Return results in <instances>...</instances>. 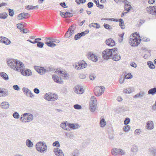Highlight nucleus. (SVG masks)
Here are the masks:
<instances>
[{
  "instance_id": "nucleus-62",
  "label": "nucleus",
  "mask_w": 156,
  "mask_h": 156,
  "mask_svg": "<svg viewBox=\"0 0 156 156\" xmlns=\"http://www.w3.org/2000/svg\"><path fill=\"white\" fill-rule=\"evenodd\" d=\"M34 92L36 94H38L40 93V90L37 88H35L34 89Z\"/></svg>"
},
{
  "instance_id": "nucleus-20",
  "label": "nucleus",
  "mask_w": 156,
  "mask_h": 156,
  "mask_svg": "<svg viewBox=\"0 0 156 156\" xmlns=\"http://www.w3.org/2000/svg\"><path fill=\"white\" fill-rule=\"evenodd\" d=\"M145 93L143 91H141L138 93L134 95L133 98H142L145 96Z\"/></svg>"
},
{
  "instance_id": "nucleus-44",
  "label": "nucleus",
  "mask_w": 156,
  "mask_h": 156,
  "mask_svg": "<svg viewBox=\"0 0 156 156\" xmlns=\"http://www.w3.org/2000/svg\"><path fill=\"white\" fill-rule=\"evenodd\" d=\"M81 36L80 35V33H78L77 34H76L74 36V39L76 41L80 38L81 37Z\"/></svg>"
},
{
  "instance_id": "nucleus-4",
  "label": "nucleus",
  "mask_w": 156,
  "mask_h": 156,
  "mask_svg": "<svg viewBox=\"0 0 156 156\" xmlns=\"http://www.w3.org/2000/svg\"><path fill=\"white\" fill-rule=\"evenodd\" d=\"M37 150L41 152H44L47 149V146L45 143L39 142L36 144Z\"/></svg>"
},
{
  "instance_id": "nucleus-18",
  "label": "nucleus",
  "mask_w": 156,
  "mask_h": 156,
  "mask_svg": "<svg viewBox=\"0 0 156 156\" xmlns=\"http://www.w3.org/2000/svg\"><path fill=\"white\" fill-rule=\"evenodd\" d=\"M68 127L75 129H77L79 127V125L77 124L70 123H67Z\"/></svg>"
},
{
  "instance_id": "nucleus-46",
  "label": "nucleus",
  "mask_w": 156,
  "mask_h": 156,
  "mask_svg": "<svg viewBox=\"0 0 156 156\" xmlns=\"http://www.w3.org/2000/svg\"><path fill=\"white\" fill-rule=\"evenodd\" d=\"M124 78L126 79H129L132 78V76L131 73H128L124 76Z\"/></svg>"
},
{
  "instance_id": "nucleus-32",
  "label": "nucleus",
  "mask_w": 156,
  "mask_h": 156,
  "mask_svg": "<svg viewBox=\"0 0 156 156\" xmlns=\"http://www.w3.org/2000/svg\"><path fill=\"white\" fill-rule=\"evenodd\" d=\"M22 14V17L20 19H24L28 18L29 16H30V14L29 13L23 12L20 13Z\"/></svg>"
},
{
  "instance_id": "nucleus-34",
  "label": "nucleus",
  "mask_w": 156,
  "mask_h": 156,
  "mask_svg": "<svg viewBox=\"0 0 156 156\" xmlns=\"http://www.w3.org/2000/svg\"><path fill=\"white\" fill-rule=\"evenodd\" d=\"M138 150V148L137 146L135 145H133L131 149V151L134 152H137Z\"/></svg>"
},
{
  "instance_id": "nucleus-16",
  "label": "nucleus",
  "mask_w": 156,
  "mask_h": 156,
  "mask_svg": "<svg viewBox=\"0 0 156 156\" xmlns=\"http://www.w3.org/2000/svg\"><path fill=\"white\" fill-rule=\"evenodd\" d=\"M54 151L56 155L58 156H64L62 151L58 148L54 149Z\"/></svg>"
},
{
  "instance_id": "nucleus-33",
  "label": "nucleus",
  "mask_w": 156,
  "mask_h": 156,
  "mask_svg": "<svg viewBox=\"0 0 156 156\" xmlns=\"http://www.w3.org/2000/svg\"><path fill=\"white\" fill-rule=\"evenodd\" d=\"M147 64L149 67L152 69H154L155 68V66L154 65L153 63L151 61L147 62Z\"/></svg>"
},
{
  "instance_id": "nucleus-24",
  "label": "nucleus",
  "mask_w": 156,
  "mask_h": 156,
  "mask_svg": "<svg viewBox=\"0 0 156 156\" xmlns=\"http://www.w3.org/2000/svg\"><path fill=\"white\" fill-rule=\"evenodd\" d=\"M79 66L80 67V69H83L85 68L87 66V64L84 61L82 62L78 63Z\"/></svg>"
},
{
  "instance_id": "nucleus-17",
  "label": "nucleus",
  "mask_w": 156,
  "mask_h": 156,
  "mask_svg": "<svg viewBox=\"0 0 156 156\" xmlns=\"http://www.w3.org/2000/svg\"><path fill=\"white\" fill-rule=\"evenodd\" d=\"M106 43L107 45L110 46H113L115 45V41L111 38L106 40Z\"/></svg>"
},
{
  "instance_id": "nucleus-52",
  "label": "nucleus",
  "mask_w": 156,
  "mask_h": 156,
  "mask_svg": "<svg viewBox=\"0 0 156 156\" xmlns=\"http://www.w3.org/2000/svg\"><path fill=\"white\" fill-rule=\"evenodd\" d=\"M141 133V131L140 129H137L135 130L134 133L136 134L139 135Z\"/></svg>"
},
{
  "instance_id": "nucleus-64",
  "label": "nucleus",
  "mask_w": 156,
  "mask_h": 156,
  "mask_svg": "<svg viewBox=\"0 0 156 156\" xmlns=\"http://www.w3.org/2000/svg\"><path fill=\"white\" fill-rule=\"evenodd\" d=\"M124 76L122 77H121L119 80L120 83L121 84L123 83L124 82Z\"/></svg>"
},
{
  "instance_id": "nucleus-49",
  "label": "nucleus",
  "mask_w": 156,
  "mask_h": 156,
  "mask_svg": "<svg viewBox=\"0 0 156 156\" xmlns=\"http://www.w3.org/2000/svg\"><path fill=\"white\" fill-rule=\"evenodd\" d=\"M130 121V119L129 118H126L124 121V124L125 125H127L128 124Z\"/></svg>"
},
{
  "instance_id": "nucleus-48",
  "label": "nucleus",
  "mask_w": 156,
  "mask_h": 156,
  "mask_svg": "<svg viewBox=\"0 0 156 156\" xmlns=\"http://www.w3.org/2000/svg\"><path fill=\"white\" fill-rule=\"evenodd\" d=\"M90 79L91 80H94L96 77V76L95 74L94 73L91 74L90 75Z\"/></svg>"
},
{
  "instance_id": "nucleus-23",
  "label": "nucleus",
  "mask_w": 156,
  "mask_h": 156,
  "mask_svg": "<svg viewBox=\"0 0 156 156\" xmlns=\"http://www.w3.org/2000/svg\"><path fill=\"white\" fill-rule=\"evenodd\" d=\"M8 94L7 90L6 89L0 90V97H4Z\"/></svg>"
},
{
  "instance_id": "nucleus-42",
  "label": "nucleus",
  "mask_w": 156,
  "mask_h": 156,
  "mask_svg": "<svg viewBox=\"0 0 156 156\" xmlns=\"http://www.w3.org/2000/svg\"><path fill=\"white\" fill-rule=\"evenodd\" d=\"M3 43L6 44H10V40H9L6 38L4 37Z\"/></svg>"
},
{
  "instance_id": "nucleus-38",
  "label": "nucleus",
  "mask_w": 156,
  "mask_h": 156,
  "mask_svg": "<svg viewBox=\"0 0 156 156\" xmlns=\"http://www.w3.org/2000/svg\"><path fill=\"white\" fill-rule=\"evenodd\" d=\"M44 45V44L42 42L37 41V46L39 48H42Z\"/></svg>"
},
{
  "instance_id": "nucleus-60",
  "label": "nucleus",
  "mask_w": 156,
  "mask_h": 156,
  "mask_svg": "<svg viewBox=\"0 0 156 156\" xmlns=\"http://www.w3.org/2000/svg\"><path fill=\"white\" fill-rule=\"evenodd\" d=\"M13 88L16 90H20V88L19 86L17 85H14L13 87Z\"/></svg>"
},
{
  "instance_id": "nucleus-37",
  "label": "nucleus",
  "mask_w": 156,
  "mask_h": 156,
  "mask_svg": "<svg viewBox=\"0 0 156 156\" xmlns=\"http://www.w3.org/2000/svg\"><path fill=\"white\" fill-rule=\"evenodd\" d=\"M100 124L101 127H103L106 125V122L105 119H103L100 120Z\"/></svg>"
},
{
  "instance_id": "nucleus-7",
  "label": "nucleus",
  "mask_w": 156,
  "mask_h": 156,
  "mask_svg": "<svg viewBox=\"0 0 156 156\" xmlns=\"http://www.w3.org/2000/svg\"><path fill=\"white\" fill-rule=\"evenodd\" d=\"M112 154L115 156L125 154L126 152L121 149L113 148L111 151Z\"/></svg>"
},
{
  "instance_id": "nucleus-29",
  "label": "nucleus",
  "mask_w": 156,
  "mask_h": 156,
  "mask_svg": "<svg viewBox=\"0 0 156 156\" xmlns=\"http://www.w3.org/2000/svg\"><path fill=\"white\" fill-rule=\"evenodd\" d=\"M26 145L29 147H32L33 146V143L29 139H27L26 142Z\"/></svg>"
},
{
  "instance_id": "nucleus-1",
  "label": "nucleus",
  "mask_w": 156,
  "mask_h": 156,
  "mask_svg": "<svg viewBox=\"0 0 156 156\" xmlns=\"http://www.w3.org/2000/svg\"><path fill=\"white\" fill-rule=\"evenodd\" d=\"M24 67V65L22 62L14 59H10V68L15 70L19 71L21 67Z\"/></svg>"
},
{
  "instance_id": "nucleus-19",
  "label": "nucleus",
  "mask_w": 156,
  "mask_h": 156,
  "mask_svg": "<svg viewBox=\"0 0 156 156\" xmlns=\"http://www.w3.org/2000/svg\"><path fill=\"white\" fill-rule=\"evenodd\" d=\"M76 24H73L68 29L70 35L71 36L74 33V31L76 29Z\"/></svg>"
},
{
  "instance_id": "nucleus-63",
  "label": "nucleus",
  "mask_w": 156,
  "mask_h": 156,
  "mask_svg": "<svg viewBox=\"0 0 156 156\" xmlns=\"http://www.w3.org/2000/svg\"><path fill=\"white\" fill-rule=\"evenodd\" d=\"M70 36L71 35H70L69 30H68L65 35V37H66L69 38L70 37Z\"/></svg>"
},
{
  "instance_id": "nucleus-45",
  "label": "nucleus",
  "mask_w": 156,
  "mask_h": 156,
  "mask_svg": "<svg viewBox=\"0 0 156 156\" xmlns=\"http://www.w3.org/2000/svg\"><path fill=\"white\" fill-rule=\"evenodd\" d=\"M89 32V31L86 30L85 31L80 33L81 37L84 36L86 34H88Z\"/></svg>"
},
{
  "instance_id": "nucleus-50",
  "label": "nucleus",
  "mask_w": 156,
  "mask_h": 156,
  "mask_svg": "<svg viewBox=\"0 0 156 156\" xmlns=\"http://www.w3.org/2000/svg\"><path fill=\"white\" fill-rule=\"evenodd\" d=\"M121 2H124L125 4V7L126 8L128 7L129 5H128L129 2L126 0H121Z\"/></svg>"
},
{
  "instance_id": "nucleus-27",
  "label": "nucleus",
  "mask_w": 156,
  "mask_h": 156,
  "mask_svg": "<svg viewBox=\"0 0 156 156\" xmlns=\"http://www.w3.org/2000/svg\"><path fill=\"white\" fill-rule=\"evenodd\" d=\"M0 76L5 80H7L9 79L8 75L5 73L1 72L0 73Z\"/></svg>"
},
{
  "instance_id": "nucleus-11",
  "label": "nucleus",
  "mask_w": 156,
  "mask_h": 156,
  "mask_svg": "<svg viewBox=\"0 0 156 156\" xmlns=\"http://www.w3.org/2000/svg\"><path fill=\"white\" fill-rule=\"evenodd\" d=\"M75 92L78 94H82L84 92V89L79 85L76 86L74 88Z\"/></svg>"
},
{
  "instance_id": "nucleus-5",
  "label": "nucleus",
  "mask_w": 156,
  "mask_h": 156,
  "mask_svg": "<svg viewBox=\"0 0 156 156\" xmlns=\"http://www.w3.org/2000/svg\"><path fill=\"white\" fill-rule=\"evenodd\" d=\"M130 38L129 42L132 46H137L140 44V41H139L137 38L136 36H130Z\"/></svg>"
},
{
  "instance_id": "nucleus-14",
  "label": "nucleus",
  "mask_w": 156,
  "mask_h": 156,
  "mask_svg": "<svg viewBox=\"0 0 156 156\" xmlns=\"http://www.w3.org/2000/svg\"><path fill=\"white\" fill-rule=\"evenodd\" d=\"M117 50L116 52H114V54L112 55V58L113 60L115 61H119L121 58V56L119 53H117Z\"/></svg>"
},
{
  "instance_id": "nucleus-12",
  "label": "nucleus",
  "mask_w": 156,
  "mask_h": 156,
  "mask_svg": "<svg viewBox=\"0 0 156 156\" xmlns=\"http://www.w3.org/2000/svg\"><path fill=\"white\" fill-rule=\"evenodd\" d=\"M27 115V121H25V122H30L33 119V116L30 113H25L23 114V116L24 117H25Z\"/></svg>"
},
{
  "instance_id": "nucleus-10",
  "label": "nucleus",
  "mask_w": 156,
  "mask_h": 156,
  "mask_svg": "<svg viewBox=\"0 0 156 156\" xmlns=\"http://www.w3.org/2000/svg\"><path fill=\"white\" fill-rule=\"evenodd\" d=\"M24 66L23 67H21V68L20 69V72L21 74L23 76H30L32 75V72L30 70L27 69L25 70L24 69Z\"/></svg>"
},
{
  "instance_id": "nucleus-28",
  "label": "nucleus",
  "mask_w": 156,
  "mask_h": 156,
  "mask_svg": "<svg viewBox=\"0 0 156 156\" xmlns=\"http://www.w3.org/2000/svg\"><path fill=\"white\" fill-rule=\"evenodd\" d=\"M119 25L120 26L121 28L122 29H124L125 27L123 20L120 18L119 19Z\"/></svg>"
},
{
  "instance_id": "nucleus-39",
  "label": "nucleus",
  "mask_w": 156,
  "mask_h": 156,
  "mask_svg": "<svg viewBox=\"0 0 156 156\" xmlns=\"http://www.w3.org/2000/svg\"><path fill=\"white\" fill-rule=\"evenodd\" d=\"M103 26L104 27L107 29L111 30L112 29V27L108 24L104 23Z\"/></svg>"
},
{
  "instance_id": "nucleus-35",
  "label": "nucleus",
  "mask_w": 156,
  "mask_h": 156,
  "mask_svg": "<svg viewBox=\"0 0 156 156\" xmlns=\"http://www.w3.org/2000/svg\"><path fill=\"white\" fill-rule=\"evenodd\" d=\"M79 151L77 150H76L72 153L71 156H79Z\"/></svg>"
},
{
  "instance_id": "nucleus-15",
  "label": "nucleus",
  "mask_w": 156,
  "mask_h": 156,
  "mask_svg": "<svg viewBox=\"0 0 156 156\" xmlns=\"http://www.w3.org/2000/svg\"><path fill=\"white\" fill-rule=\"evenodd\" d=\"M52 78L54 81L57 83L62 84L63 83V81L60 78L59 80V78L56 75H53Z\"/></svg>"
},
{
  "instance_id": "nucleus-6",
  "label": "nucleus",
  "mask_w": 156,
  "mask_h": 156,
  "mask_svg": "<svg viewBox=\"0 0 156 156\" xmlns=\"http://www.w3.org/2000/svg\"><path fill=\"white\" fill-rule=\"evenodd\" d=\"M44 98L48 101H54L57 99L58 97L56 94H53L52 95L51 93H48L44 96Z\"/></svg>"
},
{
  "instance_id": "nucleus-21",
  "label": "nucleus",
  "mask_w": 156,
  "mask_h": 156,
  "mask_svg": "<svg viewBox=\"0 0 156 156\" xmlns=\"http://www.w3.org/2000/svg\"><path fill=\"white\" fill-rule=\"evenodd\" d=\"M147 129H152L154 128V123L153 121H148L147 123Z\"/></svg>"
},
{
  "instance_id": "nucleus-58",
  "label": "nucleus",
  "mask_w": 156,
  "mask_h": 156,
  "mask_svg": "<svg viewBox=\"0 0 156 156\" xmlns=\"http://www.w3.org/2000/svg\"><path fill=\"white\" fill-rule=\"evenodd\" d=\"M95 100L96 101V102H97V100H96V98H95V97H94V96H92L91 98L90 101V102H94V101Z\"/></svg>"
},
{
  "instance_id": "nucleus-31",
  "label": "nucleus",
  "mask_w": 156,
  "mask_h": 156,
  "mask_svg": "<svg viewBox=\"0 0 156 156\" xmlns=\"http://www.w3.org/2000/svg\"><path fill=\"white\" fill-rule=\"evenodd\" d=\"M149 152L150 154H152L154 156H156V149L150 148L149 150Z\"/></svg>"
},
{
  "instance_id": "nucleus-40",
  "label": "nucleus",
  "mask_w": 156,
  "mask_h": 156,
  "mask_svg": "<svg viewBox=\"0 0 156 156\" xmlns=\"http://www.w3.org/2000/svg\"><path fill=\"white\" fill-rule=\"evenodd\" d=\"M13 117L16 119H18L20 117V115L17 112H15L12 114Z\"/></svg>"
},
{
  "instance_id": "nucleus-3",
  "label": "nucleus",
  "mask_w": 156,
  "mask_h": 156,
  "mask_svg": "<svg viewBox=\"0 0 156 156\" xmlns=\"http://www.w3.org/2000/svg\"><path fill=\"white\" fill-rule=\"evenodd\" d=\"M46 39L47 40V41L48 40H50V41L48 42H46L45 44L48 46L52 48L55 47L56 45V44L54 43H58L60 42L59 40L53 39L52 37L46 38Z\"/></svg>"
},
{
  "instance_id": "nucleus-56",
  "label": "nucleus",
  "mask_w": 156,
  "mask_h": 156,
  "mask_svg": "<svg viewBox=\"0 0 156 156\" xmlns=\"http://www.w3.org/2000/svg\"><path fill=\"white\" fill-rule=\"evenodd\" d=\"M32 7H33L32 5H28L26 6L25 8L26 9L30 10L33 9Z\"/></svg>"
},
{
  "instance_id": "nucleus-13",
  "label": "nucleus",
  "mask_w": 156,
  "mask_h": 156,
  "mask_svg": "<svg viewBox=\"0 0 156 156\" xmlns=\"http://www.w3.org/2000/svg\"><path fill=\"white\" fill-rule=\"evenodd\" d=\"M97 102L95 100L94 102H90V109L91 112H94L95 111L97 106Z\"/></svg>"
},
{
  "instance_id": "nucleus-41",
  "label": "nucleus",
  "mask_w": 156,
  "mask_h": 156,
  "mask_svg": "<svg viewBox=\"0 0 156 156\" xmlns=\"http://www.w3.org/2000/svg\"><path fill=\"white\" fill-rule=\"evenodd\" d=\"M53 146L56 147H58L60 146V144L58 141H56L53 143Z\"/></svg>"
},
{
  "instance_id": "nucleus-2",
  "label": "nucleus",
  "mask_w": 156,
  "mask_h": 156,
  "mask_svg": "<svg viewBox=\"0 0 156 156\" xmlns=\"http://www.w3.org/2000/svg\"><path fill=\"white\" fill-rule=\"evenodd\" d=\"M117 50L116 48L111 49H107L102 52L103 57L105 60L112 59V55L114 52L116 53Z\"/></svg>"
},
{
  "instance_id": "nucleus-51",
  "label": "nucleus",
  "mask_w": 156,
  "mask_h": 156,
  "mask_svg": "<svg viewBox=\"0 0 156 156\" xmlns=\"http://www.w3.org/2000/svg\"><path fill=\"white\" fill-rule=\"evenodd\" d=\"M123 92L124 93H126V94H130L131 93H132V90L129 89H126L125 90H123Z\"/></svg>"
},
{
  "instance_id": "nucleus-53",
  "label": "nucleus",
  "mask_w": 156,
  "mask_h": 156,
  "mask_svg": "<svg viewBox=\"0 0 156 156\" xmlns=\"http://www.w3.org/2000/svg\"><path fill=\"white\" fill-rule=\"evenodd\" d=\"M20 32L23 33H27L28 30L27 29H25L24 28H20Z\"/></svg>"
},
{
  "instance_id": "nucleus-54",
  "label": "nucleus",
  "mask_w": 156,
  "mask_h": 156,
  "mask_svg": "<svg viewBox=\"0 0 156 156\" xmlns=\"http://www.w3.org/2000/svg\"><path fill=\"white\" fill-rule=\"evenodd\" d=\"M23 91L24 92H25L26 93V94H27L28 93H29L30 92V90L29 89H28L24 87L23 88Z\"/></svg>"
},
{
  "instance_id": "nucleus-55",
  "label": "nucleus",
  "mask_w": 156,
  "mask_h": 156,
  "mask_svg": "<svg viewBox=\"0 0 156 156\" xmlns=\"http://www.w3.org/2000/svg\"><path fill=\"white\" fill-rule=\"evenodd\" d=\"M79 77L81 79H84L86 78V76L83 73H80L79 74Z\"/></svg>"
},
{
  "instance_id": "nucleus-26",
  "label": "nucleus",
  "mask_w": 156,
  "mask_h": 156,
  "mask_svg": "<svg viewBox=\"0 0 156 156\" xmlns=\"http://www.w3.org/2000/svg\"><path fill=\"white\" fill-rule=\"evenodd\" d=\"M9 103L7 102H3L1 104V106L3 108L7 109L9 107Z\"/></svg>"
},
{
  "instance_id": "nucleus-36",
  "label": "nucleus",
  "mask_w": 156,
  "mask_h": 156,
  "mask_svg": "<svg viewBox=\"0 0 156 156\" xmlns=\"http://www.w3.org/2000/svg\"><path fill=\"white\" fill-rule=\"evenodd\" d=\"M73 16V14L70 12H65L64 14V17H63L64 18H67V17H72Z\"/></svg>"
},
{
  "instance_id": "nucleus-47",
  "label": "nucleus",
  "mask_w": 156,
  "mask_h": 156,
  "mask_svg": "<svg viewBox=\"0 0 156 156\" xmlns=\"http://www.w3.org/2000/svg\"><path fill=\"white\" fill-rule=\"evenodd\" d=\"M74 108L76 109H80L82 108L81 106L78 104H76L73 106Z\"/></svg>"
},
{
  "instance_id": "nucleus-43",
  "label": "nucleus",
  "mask_w": 156,
  "mask_h": 156,
  "mask_svg": "<svg viewBox=\"0 0 156 156\" xmlns=\"http://www.w3.org/2000/svg\"><path fill=\"white\" fill-rule=\"evenodd\" d=\"M130 128V127L129 125H127L124 126L123 128V130L125 132H128Z\"/></svg>"
},
{
  "instance_id": "nucleus-22",
  "label": "nucleus",
  "mask_w": 156,
  "mask_h": 156,
  "mask_svg": "<svg viewBox=\"0 0 156 156\" xmlns=\"http://www.w3.org/2000/svg\"><path fill=\"white\" fill-rule=\"evenodd\" d=\"M67 122L62 123L60 124V127L63 129L66 130H70V129L69 127H67Z\"/></svg>"
},
{
  "instance_id": "nucleus-61",
  "label": "nucleus",
  "mask_w": 156,
  "mask_h": 156,
  "mask_svg": "<svg viewBox=\"0 0 156 156\" xmlns=\"http://www.w3.org/2000/svg\"><path fill=\"white\" fill-rule=\"evenodd\" d=\"M60 5L64 8H66L67 6L66 5L65 2H61L60 3Z\"/></svg>"
},
{
  "instance_id": "nucleus-9",
  "label": "nucleus",
  "mask_w": 156,
  "mask_h": 156,
  "mask_svg": "<svg viewBox=\"0 0 156 156\" xmlns=\"http://www.w3.org/2000/svg\"><path fill=\"white\" fill-rule=\"evenodd\" d=\"M35 69L40 75L44 74L45 73L48 72L49 71L44 69L43 67H41L37 66H34Z\"/></svg>"
},
{
  "instance_id": "nucleus-30",
  "label": "nucleus",
  "mask_w": 156,
  "mask_h": 156,
  "mask_svg": "<svg viewBox=\"0 0 156 156\" xmlns=\"http://www.w3.org/2000/svg\"><path fill=\"white\" fill-rule=\"evenodd\" d=\"M156 93V87H154L150 89L148 92L149 94L154 95Z\"/></svg>"
},
{
  "instance_id": "nucleus-59",
  "label": "nucleus",
  "mask_w": 156,
  "mask_h": 156,
  "mask_svg": "<svg viewBox=\"0 0 156 156\" xmlns=\"http://www.w3.org/2000/svg\"><path fill=\"white\" fill-rule=\"evenodd\" d=\"M27 95L30 98H33L34 97V94L32 93L30 90V92L29 93H28L27 94Z\"/></svg>"
},
{
  "instance_id": "nucleus-25",
  "label": "nucleus",
  "mask_w": 156,
  "mask_h": 156,
  "mask_svg": "<svg viewBox=\"0 0 156 156\" xmlns=\"http://www.w3.org/2000/svg\"><path fill=\"white\" fill-rule=\"evenodd\" d=\"M88 58L93 61L96 62L98 60V58L97 56L94 54H90L89 55Z\"/></svg>"
},
{
  "instance_id": "nucleus-57",
  "label": "nucleus",
  "mask_w": 156,
  "mask_h": 156,
  "mask_svg": "<svg viewBox=\"0 0 156 156\" xmlns=\"http://www.w3.org/2000/svg\"><path fill=\"white\" fill-rule=\"evenodd\" d=\"M87 5L88 8H91L93 6L94 4L93 2H89L87 3Z\"/></svg>"
},
{
  "instance_id": "nucleus-8",
  "label": "nucleus",
  "mask_w": 156,
  "mask_h": 156,
  "mask_svg": "<svg viewBox=\"0 0 156 156\" xmlns=\"http://www.w3.org/2000/svg\"><path fill=\"white\" fill-rule=\"evenodd\" d=\"M105 88L104 86L97 87L94 89V93L97 96H99L103 93Z\"/></svg>"
}]
</instances>
